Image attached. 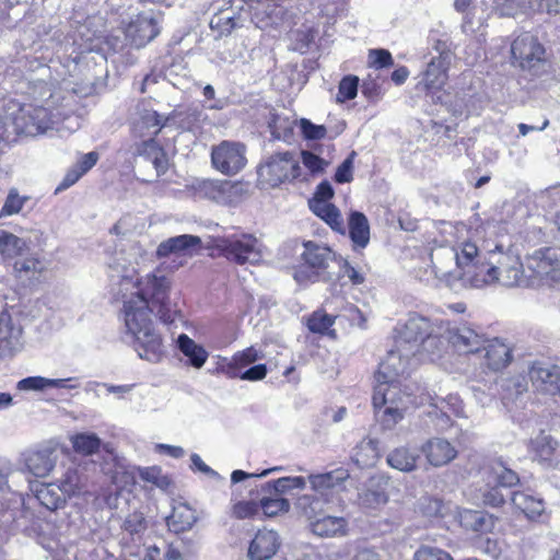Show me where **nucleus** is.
I'll return each instance as SVG.
<instances>
[{"instance_id":"nucleus-57","label":"nucleus","mask_w":560,"mask_h":560,"mask_svg":"<svg viewBox=\"0 0 560 560\" xmlns=\"http://www.w3.org/2000/svg\"><path fill=\"white\" fill-rule=\"evenodd\" d=\"M20 476V472L13 468V465L5 459H0V491L12 490L13 479Z\"/></svg>"},{"instance_id":"nucleus-3","label":"nucleus","mask_w":560,"mask_h":560,"mask_svg":"<svg viewBox=\"0 0 560 560\" xmlns=\"http://www.w3.org/2000/svg\"><path fill=\"white\" fill-rule=\"evenodd\" d=\"M62 101L60 93L45 84L40 88V98L30 104H12L14 109L7 118L18 135L34 137L52 129L71 133L80 128V117Z\"/></svg>"},{"instance_id":"nucleus-45","label":"nucleus","mask_w":560,"mask_h":560,"mask_svg":"<svg viewBox=\"0 0 560 560\" xmlns=\"http://www.w3.org/2000/svg\"><path fill=\"white\" fill-rule=\"evenodd\" d=\"M25 246L26 243L23 238L7 231L0 232V253L2 256L15 257L24 250Z\"/></svg>"},{"instance_id":"nucleus-22","label":"nucleus","mask_w":560,"mask_h":560,"mask_svg":"<svg viewBox=\"0 0 560 560\" xmlns=\"http://www.w3.org/2000/svg\"><path fill=\"white\" fill-rule=\"evenodd\" d=\"M136 153L143 159V162L151 164L155 170L154 176L151 178H143V182H154L167 171L168 161L166 153L153 138L137 144Z\"/></svg>"},{"instance_id":"nucleus-27","label":"nucleus","mask_w":560,"mask_h":560,"mask_svg":"<svg viewBox=\"0 0 560 560\" xmlns=\"http://www.w3.org/2000/svg\"><path fill=\"white\" fill-rule=\"evenodd\" d=\"M198 521L196 510L187 503H177L166 518L167 527L175 534L190 530Z\"/></svg>"},{"instance_id":"nucleus-38","label":"nucleus","mask_w":560,"mask_h":560,"mask_svg":"<svg viewBox=\"0 0 560 560\" xmlns=\"http://www.w3.org/2000/svg\"><path fill=\"white\" fill-rule=\"evenodd\" d=\"M380 457L378 442L373 439L362 440L354 448L352 459L361 467L373 466Z\"/></svg>"},{"instance_id":"nucleus-50","label":"nucleus","mask_w":560,"mask_h":560,"mask_svg":"<svg viewBox=\"0 0 560 560\" xmlns=\"http://www.w3.org/2000/svg\"><path fill=\"white\" fill-rule=\"evenodd\" d=\"M28 200L25 196H20L15 188L9 190L5 201L0 210V219L13 214H18L24 203Z\"/></svg>"},{"instance_id":"nucleus-64","label":"nucleus","mask_w":560,"mask_h":560,"mask_svg":"<svg viewBox=\"0 0 560 560\" xmlns=\"http://www.w3.org/2000/svg\"><path fill=\"white\" fill-rule=\"evenodd\" d=\"M369 57L371 65L376 69L390 67L394 63L392 54L386 49H372Z\"/></svg>"},{"instance_id":"nucleus-47","label":"nucleus","mask_w":560,"mask_h":560,"mask_svg":"<svg viewBox=\"0 0 560 560\" xmlns=\"http://www.w3.org/2000/svg\"><path fill=\"white\" fill-rule=\"evenodd\" d=\"M72 446L77 453L91 455L98 451L101 440L94 433H80L71 439Z\"/></svg>"},{"instance_id":"nucleus-25","label":"nucleus","mask_w":560,"mask_h":560,"mask_svg":"<svg viewBox=\"0 0 560 560\" xmlns=\"http://www.w3.org/2000/svg\"><path fill=\"white\" fill-rule=\"evenodd\" d=\"M481 351L487 366L493 371L505 368L512 360L511 348L498 338L485 340Z\"/></svg>"},{"instance_id":"nucleus-53","label":"nucleus","mask_w":560,"mask_h":560,"mask_svg":"<svg viewBox=\"0 0 560 560\" xmlns=\"http://www.w3.org/2000/svg\"><path fill=\"white\" fill-rule=\"evenodd\" d=\"M141 478L148 482L155 485L162 490H167L172 481L167 475H164L158 467H149L141 471Z\"/></svg>"},{"instance_id":"nucleus-4","label":"nucleus","mask_w":560,"mask_h":560,"mask_svg":"<svg viewBox=\"0 0 560 560\" xmlns=\"http://www.w3.org/2000/svg\"><path fill=\"white\" fill-rule=\"evenodd\" d=\"M499 254L479 246L474 273L467 272L470 289H482L493 284L517 287L525 283L523 264L520 257L502 253L501 246H495Z\"/></svg>"},{"instance_id":"nucleus-23","label":"nucleus","mask_w":560,"mask_h":560,"mask_svg":"<svg viewBox=\"0 0 560 560\" xmlns=\"http://www.w3.org/2000/svg\"><path fill=\"white\" fill-rule=\"evenodd\" d=\"M279 537L273 530H259L248 547L250 560H269L279 548Z\"/></svg>"},{"instance_id":"nucleus-24","label":"nucleus","mask_w":560,"mask_h":560,"mask_svg":"<svg viewBox=\"0 0 560 560\" xmlns=\"http://www.w3.org/2000/svg\"><path fill=\"white\" fill-rule=\"evenodd\" d=\"M421 450L428 462L435 467L448 464L457 455L456 448L447 440L441 438L429 440Z\"/></svg>"},{"instance_id":"nucleus-1","label":"nucleus","mask_w":560,"mask_h":560,"mask_svg":"<svg viewBox=\"0 0 560 560\" xmlns=\"http://www.w3.org/2000/svg\"><path fill=\"white\" fill-rule=\"evenodd\" d=\"M108 267L112 292L122 302L125 326L135 339L138 355L150 363L161 362L166 349L155 330L153 314L163 323L173 320L170 308L171 280L156 272L138 277L125 250L116 253Z\"/></svg>"},{"instance_id":"nucleus-15","label":"nucleus","mask_w":560,"mask_h":560,"mask_svg":"<svg viewBox=\"0 0 560 560\" xmlns=\"http://www.w3.org/2000/svg\"><path fill=\"white\" fill-rule=\"evenodd\" d=\"M198 194L218 203H233L243 194V185L230 180L202 179L196 187Z\"/></svg>"},{"instance_id":"nucleus-10","label":"nucleus","mask_w":560,"mask_h":560,"mask_svg":"<svg viewBox=\"0 0 560 560\" xmlns=\"http://www.w3.org/2000/svg\"><path fill=\"white\" fill-rule=\"evenodd\" d=\"M217 248L237 265L257 264L262 258V245L252 234L232 235L218 240Z\"/></svg>"},{"instance_id":"nucleus-9","label":"nucleus","mask_w":560,"mask_h":560,"mask_svg":"<svg viewBox=\"0 0 560 560\" xmlns=\"http://www.w3.org/2000/svg\"><path fill=\"white\" fill-rule=\"evenodd\" d=\"M433 327L429 318L417 313L409 314L404 326L398 330L395 342L407 357H415L422 345L433 342Z\"/></svg>"},{"instance_id":"nucleus-12","label":"nucleus","mask_w":560,"mask_h":560,"mask_svg":"<svg viewBox=\"0 0 560 560\" xmlns=\"http://www.w3.org/2000/svg\"><path fill=\"white\" fill-rule=\"evenodd\" d=\"M246 162V147L240 142L225 140L211 150L212 166L224 175L237 174Z\"/></svg>"},{"instance_id":"nucleus-56","label":"nucleus","mask_w":560,"mask_h":560,"mask_svg":"<svg viewBox=\"0 0 560 560\" xmlns=\"http://www.w3.org/2000/svg\"><path fill=\"white\" fill-rule=\"evenodd\" d=\"M493 8L500 16H514L524 5V0H493Z\"/></svg>"},{"instance_id":"nucleus-8","label":"nucleus","mask_w":560,"mask_h":560,"mask_svg":"<svg viewBox=\"0 0 560 560\" xmlns=\"http://www.w3.org/2000/svg\"><path fill=\"white\" fill-rule=\"evenodd\" d=\"M303 248L300 255L302 264L295 269L293 278L299 283L326 279V270L336 259L335 253L328 246L313 241L304 242Z\"/></svg>"},{"instance_id":"nucleus-36","label":"nucleus","mask_w":560,"mask_h":560,"mask_svg":"<svg viewBox=\"0 0 560 560\" xmlns=\"http://www.w3.org/2000/svg\"><path fill=\"white\" fill-rule=\"evenodd\" d=\"M242 16L235 15L231 9L221 10L210 20V28L218 32V36H228L233 30L243 25Z\"/></svg>"},{"instance_id":"nucleus-49","label":"nucleus","mask_w":560,"mask_h":560,"mask_svg":"<svg viewBox=\"0 0 560 560\" xmlns=\"http://www.w3.org/2000/svg\"><path fill=\"white\" fill-rule=\"evenodd\" d=\"M462 523L475 532H486L492 527L491 517L479 511H466L462 515Z\"/></svg>"},{"instance_id":"nucleus-63","label":"nucleus","mask_w":560,"mask_h":560,"mask_svg":"<svg viewBox=\"0 0 560 560\" xmlns=\"http://www.w3.org/2000/svg\"><path fill=\"white\" fill-rule=\"evenodd\" d=\"M355 152L351 154L338 166L335 173V180L340 184L350 183L353 179V158Z\"/></svg>"},{"instance_id":"nucleus-33","label":"nucleus","mask_w":560,"mask_h":560,"mask_svg":"<svg viewBox=\"0 0 560 560\" xmlns=\"http://www.w3.org/2000/svg\"><path fill=\"white\" fill-rule=\"evenodd\" d=\"M386 488L387 481L382 479H371L368 488L360 493V501L362 505L371 509L385 505L388 501Z\"/></svg>"},{"instance_id":"nucleus-31","label":"nucleus","mask_w":560,"mask_h":560,"mask_svg":"<svg viewBox=\"0 0 560 560\" xmlns=\"http://www.w3.org/2000/svg\"><path fill=\"white\" fill-rule=\"evenodd\" d=\"M100 154L95 151L82 154L78 162L67 172L57 190L69 188L88 173L98 161Z\"/></svg>"},{"instance_id":"nucleus-43","label":"nucleus","mask_w":560,"mask_h":560,"mask_svg":"<svg viewBox=\"0 0 560 560\" xmlns=\"http://www.w3.org/2000/svg\"><path fill=\"white\" fill-rule=\"evenodd\" d=\"M165 122L161 115L154 110H144L135 124V129L140 136H156Z\"/></svg>"},{"instance_id":"nucleus-59","label":"nucleus","mask_w":560,"mask_h":560,"mask_svg":"<svg viewBox=\"0 0 560 560\" xmlns=\"http://www.w3.org/2000/svg\"><path fill=\"white\" fill-rule=\"evenodd\" d=\"M413 560H453V558L442 549L422 546L415 552Z\"/></svg>"},{"instance_id":"nucleus-20","label":"nucleus","mask_w":560,"mask_h":560,"mask_svg":"<svg viewBox=\"0 0 560 560\" xmlns=\"http://www.w3.org/2000/svg\"><path fill=\"white\" fill-rule=\"evenodd\" d=\"M533 385L547 394L560 393V364L536 362L529 370Z\"/></svg>"},{"instance_id":"nucleus-16","label":"nucleus","mask_w":560,"mask_h":560,"mask_svg":"<svg viewBox=\"0 0 560 560\" xmlns=\"http://www.w3.org/2000/svg\"><path fill=\"white\" fill-rule=\"evenodd\" d=\"M160 33L159 22L152 12H142L126 27V36L136 47H143Z\"/></svg>"},{"instance_id":"nucleus-48","label":"nucleus","mask_w":560,"mask_h":560,"mask_svg":"<svg viewBox=\"0 0 560 560\" xmlns=\"http://www.w3.org/2000/svg\"><path fill=\"white\" fill-rule=\"evenodd\" d=\"M432 406L438 409L435 411V415L439 419L438 425L441 429H445L450 425V417L447 416L445 409V406H447L450 409H453L454 412L458 413L460 409V400L457 396L448 395L446 398H441L439 401L432 404Z\"/></svg>"},{"instance_id":"nucleus-29","label":"nucleus","mask_w":560,"mask_h":560,"mask_svg":"<svg viewBox=\"0 0 560 560\" xmlns=\"http://www.w3.org/2000/svg\"><path fill=\"white\" fill-rule=\"evenodd\" d=\"M349 236L355 247L365 248L370 242V223L365 214L352 211L348 219Z\"/></svg>"},{"instance_id":"nucleus-34","label":"nucleus","mask_w":560,"mask_h":560,"mask_svg":"<svg viewBox=\"0 0 560 560\" xmlns=\"http://www.w3.org/2000/svg\"><path fill=\"white\" fill-rule=\"evenodd\" d=\"M35 497L49 511L62 508L67 500V497L56 482L40 485L36 489Z\"/></svg>"},{"instance_id":"nucleus-37","label":"nucleus","mask_w":560,"mask_h":560,"mask_svg":"<svg viewBox=\"0 0 560 560\" xmlns=\"http://www.w3.org/2000/svg\"><path fill=\"white\" fill-rule=\"evenodd\" d=\"M311 210L323 219L332 230L343 233L345 226L340 211L329 202L310 201Z\"/></svg>"},{"instance_id":"nucleus-54","label":"nucleus","mask_w":560,"mask_h":560,"mask_svg":"<svg viewBox=\"0 0 560 560\" xmlns=\"http://www.w3.org/2000/svg\"><path fill=\"white\" fill-rule=\"evenodd\" d=\"M335 323L334 317L315 312L307 320V327L312 332L325 334Z\"/></svg>"},{"instance_id":"nucleus-61","label":"nucleus","mask_w":560,"mask_h":560,"mask_svg":"<svg viewBox=\"0 0 560 560\" xmlns=\"http://www.w3.org/2000/svg\"><path fill=\"white\" fill-rule=\"evenodd\" d=\"M15 525L28 535L36 533L38 529L34 513L30 510H22L20 516L15 520Z\"/></svg>"},{"instance_id":"nucleus-60","label":"nucleus","mask_w":560,"mask_h":560,"mask_svg":"<svg viewBox=\"0 0 560 560\" xmlns=\"http://www.w3.org/2000/svg\"><path fill=\"white\" fill-rule=\"evenodd\" d=\"M301 156L304 166L313 174L323 173L328 165V162L311 151H302Z\"/></svg>"},{"instance_id":"nucleus-13","label":"nucleus","mask_w":560,"mask_h":560,"mask_svg":"<svg viewBox=\"0 0 560 560\" xmlns=\"http://www.w3.org/2000/svg\"><path fill=\"white\" fill-rule=\"evenodd\" d=\"M413 357H407L404 350L399 349L395 342V348L390 349L385 359L380 363L375 374L376 385L384 387L401 388L399 377L408 372L410 361Z\"/></svg>"},{"instance_id":"nucleus-35","label":"nucleus","mask_w":560,"mask_h":560,"mask_svg":"<svg viewBox=\"0 0 560 560\" xmlns=\"http://www.w3.org/2000/svg\"><path fill=\"white\" fill-rule=\"evenodd\" d=\"M177 347L180 352L188 359V362L195 369L203 366L208 359V352L201 346L195 342L186 334H180L177 338Z\"/></svg>"},{"instance_id":"nucleus-52","label":"nucleus","mask_w":560,"mask_h":560,"mask_svg":"<svg viewBox=\"0 0 560 560\" xmlns=\"http://www.w3.org/2000/svg\"><path fill=\"white\" fill-rule=\"evenodd\" d=\"M359 78L355 75H346L339 83L337 102L343 103L353 100L358 94Z\"/></svg>"},{"instance_id":"nucleus-44","label":"nucleus","mask_w":560,"mask_h":560,"mask_svg":"<svg viewBox=\"0 0 560 560\" xmlns=\"http://www.w3.org/2000/svg\"><path fill=\"white\" fill-rule=\"evenodd\" d=\"M265 492L269 495L262 497L259 501V508L265 516L275 517L289 512L290 502L288 499L281 498V495H276L273 491Z\"/></svg>"},{"instance_id":"nucleus-30","label":"nucleus","mask_w":560,"mask_h":560,"mask_svg":"<svg viewBox=\"0 0 560 560\" xmlns=\"http://www.w3.org/2000/svg\"><path fill=\"white\" fill-rule=\"evenodd\" d=\"M264 354L254 347L246 348L233 355V358L224 365H222V372L230 378H237L242 369L250 365L259 359H262Z\"/></svg>"},{"instance_id":"nucleus-42","label":"nucleus","mask_w":560,"mask_h":560,"mask_svg":"<svg viewBox=\"0 0 560 560\" xmlns=\"http://www.w3.org/2000/svg\"><path fill=\"white\" fill-rule=\"evenodd\" d=\"M489 479L500 487H513L518 483V475L508 468L501 459L492 462L488 468Z\"/></svg>"},{"instance_id":"nucleus-26","label":"nucleus","mask_w":560,"mask_h":560,"mask_svg":"<svg viewBox=\"0 0 560 560\" xmlns=\"http://www.w3.org/2000/svg\"><path fill=\"white\" fill-rule=\"evenodd\" d=\"M556 448L557 442L548 435H539L530 443L534 460H537L545 468H553L559 465L560 460Z\"/></svg>"},{"instance_id":"nucleus-51","label":"nucleus","mask_w":560,"mask_h":560,"mask_svg":"<svg viewBox=\"0 0 560 560\" xmlns=\"http://www.w3.org/2000/svg\"><path fill=\"white\" fill-rule=\"evenodd\" d=\"M58 485L67 498L80 493L82 488L81 477L77 469H68Z\"/></svg>"},{"instance_id":"nucleus-41","label":"nucleus","mask_w":560,"mask_h":560,"mask_svg":"<svg viewBox=\"0 0 560 560\" xmlns=\"http://www.w3.org/2000/svg\"><path fill=\"white\" fill-rule=\"evenodd\" d=\"M418 458L417 452L410 451L407 447H398L388 454L387 463L397 470L408 472L416 468Z\"/></svg>"},{"instance_id":"nucleus-14","label":"nucleus","mask_w":560,"mask_h":560,"mask_svg":"<svg viewBox=\"0 0 560 560\" xmlns=\"http://www.w3.org/2000/svg\"><path fill=\"white\" fill-rule=\"evenodd\" d=\"M526 268L532 272L530 277L545 284L560 280V258L555 248L535 250L526 258Z\"/></svg>"},{"instance_id":"nucleus-28","label":"nucleus","mask_w":560,"mask_h":560,"mask_svg":"<svg viewBox=\"0 0 560 560\" xmlns=\"http://www.w3.org/2000/svg\"><path fill=\"white\" fill-rule=\"evenodd\" d=\"M450 66L451 63L431 59L422 73L418 88L427 92L442 89L447 82Z\"/></svg>"},{"instance_id":"nucleus-46","label":"nucleus","mask_w":560,"mask_h":560,"mask_svg":"<svg viewBox=\"0 0 560 560\" xmlns=\"http://www.w3.org/2000/svg\"><path fill=\"white\" fill-rule=\"evenodd\" d=\"M22 335V329L12 324V319L8 313L0 314V341H4L9 347H14L19 343Z\"/></svg>"},{"instance_id":"nucleus-7","label":"nucleus","mask_w":560,"mask_h":560,"mask_svg":"<svg viewBox=\"0 0 560 560\" xmlns=\"http://www.w3.org/2000/svg\"><path fill=\"white\" fill-rule=\"evenodd\" d=\"M300 160L291 151L268 156L257 168L258 183L262 188H276L301 175Z\"/></svg>"},{"instance_id":"nucleus-5","label":"nucleus","mask_w":560,"mask_h":560,"mask_svg":"<svg viewBox=\"0 0 560 560\" xmlns=\"http://www.w3.org/2000/svg\"><path fill=\"white\" fill-rule=\"evenodd\" d=\"M349 478L348 470L337 468L324 474H312L308 476L314 494H303L296 500V509L303 515L314 516L329 503L339 501V489L345 480Z\"/></svg>"},{"instance_id":"nucleus-58","label":"nucleus","mask_w":560,"mask_h":560,"mask_svg":"<svg viewBox=\"0 0 560 560\" xmlns=\"http://www.w3.org/2000/svg\"><path fill=\"white\" fill-rule=\"evenodd\" d=\"M16 388L22 392H43L48 388V378L43 376H28L19 381Z\"/></svg>"},{"instance_id":"nucleus-32","label":"nucleus","mask_w":560,"mask_h":560,"mask_svg":"<svg viewBox=\"0 0 560 560\" xmlns=\"http://www.w3.org/2000/svg\"><path fill=\"white\" fill-rule=\"evenodd\" d=\"M511 500L530 520L539 517L545 511L544 500L525 491L513 492Z\"/></svg>"},{"instance_id":"nucleus-39","label":"nucleus","mask_w":560,"mask_h":560,"mask_svg":"<svg viewBox=\"0 0 560 560\" xmlns=\"http://www.w3.org/2000/svg\"><path fill=\"white\" fill-rule=\"evenodd\" d=\"M306 487V479L302 476L281 477L268 481L262 486V491L275 492L276 495H283L293 490H303Z\"/></svg>"},{"instance_id":"nucleus-55","label":"nucleus","mask_w":560,"mask_h":560,"mask_svg":"<svg viewBox=\"0 0 560 560\" xmlns=\"http://www.w3.org/2000/svg\"><path fill=\"white\" fill-rule=\"evenodd\" d=\"M300 129L305 139L320 140L327 135V129L324 125H315L306 118L300 120Z\"/></svg>"},{"instance_id":"nucleus-2","label":"nucleus","mask_w":560,"mask_h":560,"mask_svg":"<svg viewBox=\"0 0 560 560\" xmlns=\"http://www.w3.org/2000/svg\"><path fill=\"white\" fill-rule=\"evenodd\" d=\"M468 232L464 223H442V240L433 241L430 269L420 276L422 281L435 285L444 283L451 289L470 288L467 272L475 271L479 245L476 240L468 237Z\"/></svg>"},{"instance_id":"nucleus-21","label":"nucleus","mask_w":560,"mask_h":560,"mask_svg":"<svg viewBox=\"0 0 560 560\" xmlns=\"http://www.w3.org/2000/svg\"><path fill=\"white\" fill-rule=\"evenodd\" d=\"M201 248V238L191 234L170 237L161 242L156 248V257L164 258L171 255L192 256Z\"/></svg>"},{"instance_id":"nucleus-62","label":"nucleus","mask_w":560,"mask_h":560,"mask_svg":"<svg viewBox=\"0 0 560 560\" xmlns=\"http://www.w3.org/2000/svg\"><path fill=\"white\" fill-rule=\"evenodd\" d=\"M259 503L255 501H240L233 506L235 517L243 520L259 514Z\"/></svg>"},{"instance_id":"nucleus-18","label":"nucleus","mask_w":560,"mask_h":560,"mask_svg":"<svg viewBox=\"0 0 560 560\" xmlns=\"http://www.w3.org/2000/svg\"><path fill=\"white\" fill-rule=\"evenodd\" d=\"M56 450L51 446H40L23 454L24 465L30 474L44 478L50 474L57 463Z\"/></svg>"},{"instance_id":"nucleus-40","label":"nucleus","mask_w":560,"mask_h":560,"mask_svg":"<svg viewBox=\"0 0 560 560\" xmlns=\"http://www.w3.org/2000/svg\"><path fill=\"white\" fill-rule=\"evenodd\" d=\"M45 268V264L34 257L19 259L13 265L14 275L22 282L37 279Z\"/></svg>"},{"instance_id":"nucleus-17","label":"nucleus","mask_w":560,"mask_h":560,"mask_svg":"<svg viewBox=\"0 0 560 560\" xmlns=\"http://www.w3.org/2000/svg\"><path fill=\"white\" fill-rule=\"evenodd\" d=\"M328 505L314 516L305 515L310 521L312 533L319 537L345 536L348 532V520L343 516H336L328 513Z\"/></svg>"},{"instance_id":"nucleus-19","label":"nucleus","mask_w":560,"mask_h":560,"mask_svg":"<svg viewBox=\"0 0 560 560\" xmlns=\"http://www.w3.org/2000/svg\"><path fill=\"white\" fill-rule=\"evenodd\" d=\"M443 337L458 353L463 354L479 353L485 343L483 337L467 326L447 327Z\"/></svg>"},{"instance_id":"nucleus-6","label":"nucleus","mask_w":560,"mask_h":560,"mask_svg":"<svg viewBox=\"0 0 560 560\" xmlns=\"http://www.w3.org/2000/svg\"><path fill=\"white\" fill-rule=\"evenodd\" d=\"M372 402L375 417L381 422L382 427L392 430L404 419L405 412L412 400L410 395L401 388H388L382 385H375Z\"/></svg>"},{"instance_id":"nucleus-11","label":"nucleus","mask_w":560,"mask_h":560,"mask_svg":"<svg viewBox=\"0 0 560 560\" xmlns=\"http://www.w3.org/2000/svg\"><path fill=\"white\" fill-rule=\"evenodd\" d=\"M511 52L523 70L537 73L538 69L546 63L544 46L528 32L520 34L513 40Z\"/></svg>"}]
</instances>
